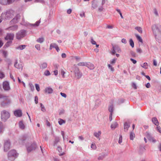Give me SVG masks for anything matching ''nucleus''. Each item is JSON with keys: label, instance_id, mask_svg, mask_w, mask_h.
<instances>
[{"label": "nucleus", "instance_id": "f257e3e1", "mask_svg": "<svg viewBox=\"0 0 161 161\" xmlns=\"http://www.w3.org/2000/svg\"><path fill=\"white\" fill-rule=\"evenodd\" d=\"M11 101L7 96H3L1 100V106L6 108L10 104Z\"/></svg>", "mask_w": 161, "mask_h": 161}, {"label": "nucleus", "instance_id": "f03ea898", "mask_svg": "<svg viewBox=\"0 0 161 161\" xmlns=\"http://www.w3.org/2000/svg\"><path fill=\"white\" fill-rule=\"evenodd\" d=\"M18 155V154L15 150H12L9 151L8 154V159L11 161H14Z\"/></svg>", "mask_w": 161, "mask_h": 161}, {"label": "nucleus", "instance_id": "7ed1b4c3", "mask_svg": "<svg viewBox=\"0 0 161 161\" xmlns=\"http://www.w3.org/2000/svg\"><path fill=\"white\" fill-rule=\"evenodd\" d=\"M153 33L155 36L160 34L161 31V26L159 25H154L152 26Z\"/></svg>", "mask_w": 161, "mask_h": 161}, {"label": "nucleus", "instance_id": "20e7f679", "mask_svg": "<svg viewBox=\"0 0 161 161\" xmlns=\"http://www.w3.org/2000/svg\"><path fill=\"white\" fill-rule=\"evenodd\" d=\"M10 116L9 113L5 110H3L1 112V118L2 120L5 122L8 119Z\"/></svg>", "mask_w": 161, "mask_h": 161}, {"label": "nucleus", "instance_id": "39448f33", "mask_svg": "<svg viewBox=\"0 0 161 161\" xmlns=\"http://www.w3.org/2000/svg\"><path fill=\"white\" fill-rule=\"evenodd\" d=\"M26 31L24 30H21L19 31L16 34V38L18 40L20 39L25 36Z\"/></svg>", "mask_w": 161, "mask_h": 161}, {"label": "nucleus", "instance_id": "423d86ee", "mask_svg": "<svg viewBox=\"0 0 161 161\" xmlns=\"http://www.w3.org/2000/svg\"><path fill=\"white\" fill-rule=\"evenodd\" d=\"M74 71L75 77L78 79H80L82 75V74L80 71L79 69L77 67H75Z\"/></svg>", "mask_w": 161, "mask_h": 161}, {"label": "nucleus", "instance_id": "0eeeda50", "mask_svg": "<svg viewBox=\"0 0 161 161\" xmlns=\"http://www.w3.org/2000/svg\"><path fill=\"white\" fill-rule=\"evenodd\" d=\"M11 143L9 140L8 139L4 141V150L7 152L10 148Z\"/></svg>", "mask_w": 161, "mask_h": 161}, {"label": "nucleus", "instance_id": "6e6552de", "mask_svg": "<svg viewBox=\"0 0 161 161\" xmlns=\"http://www.w3.org/2000/svg\"><path fill=\"white\" fill-rule=\"evenodd\" d=\"M37 145L35 142H34L29 146H26L27 149L28 153L35 150L37 147Z\"/></svg>", "mask_w": 161, "mask_h": 161}, {"label": "nucleus", "instance_id": "1a4fd4ad", "mask_svg": "<svg viewBox=\"0 0 161 161\" xmlns=\"http://www.w3.org/2000/svg\"><path fill=\"white\" fill-rule=\"evenodd\" d=\"M3 87L5 91H9L10 89L9 83L7 81H4L3 82Z\"/></svg>", "mask_w": 161, "mask_h": 161}, {"label": "nucleus", "instance_id": "9d476101", "mask_svg": "<svg viewBox=\"0 0 161 161\" xmlns=\"http://www.w3.org/2000/svg\"><path fill=\"white\" fill-rule=\"evenodd\" d=\"M14 34L13 33H7L6 37H5V39L6 40L12 41L14 39Z\"/></svg>", "mask_w": 161, "mask_h": 161}, {"label": "nucleus", "instance_id": "9b49d317", "mask_svg": "<svg viewBox=\"0 0 161 161\" xmlns=\"http://www.w3.org/2000/svg\"><path fill=\"white\" fill-rule=\"evenodd\" d=\"M15 0H0V3L3 5L9 4L14 2Z\"/></svg>", "mask_w": 161, "mask_h": 161}, {"label": "nucleus", "instance_id": "f8f14e48", "mask_svg": "<svg viewBox=\"0 0 161 161\" xmlns=\"http://www.w3.org/2000/svg\"><path fill=\"white\" fill-rule=\"evenodd\" d=\"M27 139V136L26 135L23 136H21L19 139L18 141L19 144H23L25 141Z\"/></svg>", "mask_w": 161, "mask_h": 161}, {"label": "nucleus", "instance_id": "ddd939ff", "mask_svg": "<svg viewBox=\"0 0 161 161\" xmlns=\"http://www.w3.org/2000/svg\"><path fill=\"white\" fill-rule=\"evenodd\" d=\"M14 114L17 117H20L22 115V111L20 109L16 110L14 111Z\"/></svg>", "mask_w": 161, "mask_h": 161}, {"label": "nucleus", "instance_id": "4468645a", "mask_svg": "<svg viewBox=\"0 0 161 161\" xmlns=\"http://www.w3.org/2000/svg\"><path fill=\"white\" fill-rule=\"evenodd\" d=\"M14 66L18 69H20L22 70L23 69L22 64L21 63H20L18 64L17 60H16V62L14 64Z\"/></svg>", "mask_w": 161, "mask_h": 161}, {"label": "nucleus", "instance_id": "2eb2a0df", "mask_svg": "<svg viewBox=\"0 0 161 161\" xmlns=\"http://www.w3.org/2000/svg\"><path fill=\"white\" fill-rule=\"evenodd\" d=\"M20 16L19 14H17L11 21L12 22L14 23H16L18 22L20 19Z\"/></svg>", "mask_w": 161, "mask_h": 161}, {"label": "nucleus", "instance_id": "dca6fc26", "mask_svg": "<svg viewBox=\"0 0 161 161\" xmlns=\"http://www.w3.org/2000/svg\"><path fill=\"white\" fill-rule=\"evenodd\" d=\"M130 127V124L127 122H125L124 124V130L125 132H127Z\"/></svg>", "mask_w": 161, "mask_h": 161}, {"label": "nucleus", "instance_id": "f3484780", "mask_svg": "<svg viewBox=\"0 0 161 161\" xmlns=\"http://www.w3.org/2000/svg\"><path fill=\"white\" fill-rule=\"evenodd\" d=\"M98 6L97 3L95 0H93L92 2V9H94L96 8Z\"/></svg>", "mask_w": 161, "mask_h": 161}, {"label": "nucleus", "instance_id": "a211bd4d", "mask_svg": "<svg viewBox=\"0 0 161 161\" xmlns=\"http://www.w3.org/2000/svg\"><path fill=\"white\" fill-rule=\"evenodd\" d=\"M90 69H93L94 68V65L90 63L86 62V66Z\"/></svg>", "mask_w": 161, "mask_h": 161}, {"label": "nucleus", "instance_id": "6ab92c4d", "mask_svg": "<svg viewBox=\"0 0 161 161\" xmlns=\"http://www.w3.org/2000/svg\"><path fill=\"white\" fill-rule=\"evenodd\" d=\"M60 140V139L59 137L55 136V139L54 141L53 146H57V145L58 143L59 142Z\"/></svg>", "mask_w": 161, "mask_h": 161}, {"label": "nucleus", "instance_id": "aec40b11", "mask_svg": "<svg viewBox=\"0 0 161 161\" xmlns=\"http://www.w3.org/2000/svg\"><path fill=\"white\" fill-rule=\"evenodd\" d=\"M45 92L48 94H51L53 93V90L51 87H47L45 88Z\"/></svg>", "mask_w": 161, "mask_h": 161}, {"label": "nucleus", "instance_id": "412c9836", "mask_svg": "<svg viewBox=\"0 0 161 161\" xmlns=\"http://www.w3.org/2000/svg\"><path fill=\"white\" fill-rule=\"evenodd\" d=\"M152 121L154 124L158 126L159 125V122L156 117L152 118Z\"/></svg>", "mask_w": 161, "mask_h": 161}, {"label": "nucleus", "instance_id": "4be33fe9", "mask_svg": "<svg viewBox=\"0 0 161 161\" xmlns=\"http://www.w3.org/2000/svg\"><path fill=\"white\" fill-rule=\"evenodd\" d=\"M18 29V26L16 25H15L12 26H11L9 27L8 28V30H9L11 31H15L16 30Z\"/></svg>", "mask_w": 161, "mask_h": 161}, {"label": "nucleus", "instance_id": "5701e85b", "mask_svg": "<svg viewBox=\"0 0 161 161\" xmlns=\"http://www.w3.org/2000/svg\"><path fill=\"white\" fill-rule=\"evenodd\" d=\"M101 132L100 131H99L98 132H95L94 133V135L99 140H100L99 136L101 134Z\"/></svg>", "mask_w": 161, "mask_h": 161}, {"label": "nucleus", "instance_id": "b1692460", "mask_svg": "<svg viewBox=\"0 0 161 161\" xmlns=\"http://www.w3.org/2000/svg\"><path fill=\"white\" fill-rule=\"evenodd\" d=\"M5 128L4 125L0 121V133H2Z\"/></svg>", "mask_w": 161, "mask_h": 161}, {"label": "nucleus", "instance_id": "393cba45", "mask_svg": "<svg viewBox=\"0 0 161 161\" xmlns=\"http://www.w3.org/2000/svg\"><path fill=\"white\" fill-rule=\"evenodd\" d=\"M147 138L151 141H152L153 143H155L156 142V140L154 139L153 137H151L149 134H148L147 135Z\"/></svg>", "mask_w": 161, "mask_h": 161}, {"label": "nucleus", "instance_id": "a878e982", "mask_svg": "<svg viewBox=\"0 0 161 161\" xmlns=\"http://www.w3.org/2000/svg\"><path fill=\"white\" fill-rule=\"evenodd\" d=\"M26 47V45H22L19 46L16 48L17 49H19L20 50H22L25 49Z\"/></svg>", "mask_w": 161, "mask_h": 161}, {"label": "nucleus", "instance_id": "bb28decb", "mask_svg": "<svg viewBox=\"0 0 161 161\" xmlns=\"http://www.w3.org/2000/svg\"><path fill=\"white\" fill-rule=\"evenodd\" d=\"M19 127L22 129H24L25 126L22 121H21L19 123Z\"/></svg>", "mask_w": 161, "mask_h": 161}, {"label": "nucleus", "instance_id": "cd10ccee", "mask_svg": "<svg viewBox=\"0 0 161 161\" xmlns=\"http://www.w3.org/2000/svg\"><path fill=\"white\" fill-rule=\"evenodd\" d=\"M117 125L118 124L117 122H115L111 125V128L113 130H114L117 127Z\"/></svg>", "mask_w": 161, "mask_h": 161}, {"label": "nucleus", "instance_id": "c85d7f7f", "mask_svg": "<svg viewBox=\"0 0 161 161\" xmlns=\"http://www.w3.org/2000/svg\"><path fill=\"white\" fill-rule=\"evenodd\" d=\"M40 23V20L37 21L35 24H30V25L31 26H32L33 27H36L38 26L39 25V24Z\"/></svg>", "mask_w": 161, "mask_h": 161}, {"label": "nucleus", "instance_id": "c756f323", "mask_svg": "<svg viewBox=\"0 0 161 161\" xmlns=\"http://www.w3.org/2000/svg\"><path fill=\"white\" fill-rule=\"evenodd\" d=\"M119 47H115L114 46H113L112 47V50L111 52V54L112 55H114L115 54V53L116 52L115 50L116 49H119Z\"/></svg>", "mask_w": 161, "mask_h": 161}, {"label": "nucleus", "instance_id": "7c9ffc66", "mask_svg": "<svg viewBox=\"0 0 161 161\" xmlns=\"http://www.w3.org/2000/svg\"><path fill=\"white\" fill-rule=\"evenodd\" d=\"M47 64L46 63H43L40 66V68L42 69H45L47 67Z\"/></svg>", "mask_w": 161, "mask_h": 161}, {"label": "nucleus", "instance_id": "2f4dec72", "mask_svg": "<svg viewBox=\"0 0 161 161\" xmlns=\"http://www.w3.org/2000/svg\"><path fill=\"white\" fill-rule=\"evenodd\" d=\"M44 41V38L43 37H40L36 40L37 42L41 43H42Z\"/></svg>", "mask_w": 161, "mask_h": 161}, {"label": "nucleus", "instance_id": "473e14b6", "mask_svg": "<svg viewBox=\"0 0 161 161\" xmlns=\"http://www.w3.org/2000/svg\"><path fill=\"white\" fill-rule=\"evenodd\" d=\"M135 137V135L134 132H131L130 134V139L133 140Z\"/></svg>", "mask_w": 161, "mask_h": 161}, {"label": "nucleus", "instance_id": "72a5a7b5", "mask_svg": "<svg viewBox=\"0 0 161 161\" xmlns=\"http://www.w3.org/2000/svg\"><path fill=\"white\" fill-rule=\"evenodd\" d=\"M4 14L5 15H6L7 18H8V17H12L13 15L11 14H10L9 11H7L6 12H5Z\"/></svg>", "mask_w": 161, "mask_h": 161}, {"label": "nucleus", "instance_id": "f704fd0d", "mask_svg": "<svg viewBox=\"0 0 161 161\" xmlns=\"http://www.w3.org/2000/svg\"><path fill=\"white\" fill-rule=\"evenodd\" d=\"M135 35L137 39L139 41V42H142V39L141 37L137 34H135Z\"/></svg>", "mask_w": 161, "mask_h": 161}, {"label": "nucleus", "instance_id": "c9c22d12", "mask_svg": "<svg viewBox=\"0 0 161 161\" xmlns=\"http://www.w3.org/2000/svg\"><path fill=\"white\" fill-rule=\"evenodd\" d=\"M12 41H8L5 44L4 46L6 47H9L12 43Z\"/></svg>", "mask_w": 161, "mask_h": 161}, {"label": "nucleus", "instance_id": "e433bc0d", "mask_svg": "<svg viewBox=\"0 0 161 161\" xmlns=\"http://www.w3.org/2000/svg\"><path fill=\"white\" fill-rule=\"evenodd\" d=\"M107 155L105 154H101V155L99 156V157L98 158V160H102Z\"/></svg>", "mask_w": 161, "mask_h": 161}, {"label": "nucleus", "instance_id": "4c0bfd02", "mask_svg": "<svg viewBox=\"0 0 161 161\" xmlns=\"http://www.w3.org/2000/svg\"><path fill=\"white\" fill-rule=\"evenodd\" d=\"M108 111L110 113L112 114L113 111V105H111L109 107Z\"/></svg>", "mask_w": 161, "mask_h": 161}, {"label": "nucleus", "instance_id": "58836bf2", "mask_svg": "<svg viewBox=\"0 0 161 161\" xmlns=\"http://www.w3.org/2000/svg\"><path fill=\"white\" fill-rule=\"evenodd\" d=\"M130 44V46L132 47L133 48L134 47V42L132 39H130L129 40Z\"/></svg>", "mask_w": 161, "mask_h": 161}, {"label": "nucleus", "instance_id": "ea45409f", "mask_svg": "<svg viewBox=\"0 0 161 161\" xmlns=\"http://www.w3.org/2000/svg\"><path fill=\"white\" fill-rule=\"evenodd\" d=\"M135 29L137 30V31L141 33H142V28L140 27H136L135 28Z\"/></svg>", "mask_w": 161, "mask_h": 161}, {"label": "nucleus", "instance_id": "a19ab883", "mask_svg": "<svg viewBox=\"0 0 161 161\" xmlns=\"http://www.w3.org/2000/svg\"><path fill=\"white\" fill-rule=\"evenodd\" d=\"M86 62H80L77 65L79 66H86Z\"/></svg>", "mask_w": 161, "mask_h": 161}, {"label": "nucleus", "instance_id": "79ce46f5", "mask_svg": "<svg viewBox=\"0 0 161 161\" xmlns=\"http://www.w3.org/2000/svg\"><path fill=\"white\" fill-rule=\"evenodd\" d=\"M141 66L145 69H147L148 68V64L146 62L144 63L142 65H141Z\"/></svg>", "mask_w": 161, "mask_h": 161}, {"label": "nucleus", "instance_id": "37998d69", "mask_svg": "<svg viewBox=\"0 0 161 161\" xmlns=\"http://www.w3.org/2000/svg\"><path fill=\"white\" fill-rule=\"evenodd\" d=\"M116 11L119 14L120 16L122 19L123 18V17L122 15V14L119 9L116 8Z\"/></svg>", "mask_w": 161, "mask_h": 161}, {"label": "nucleus", "instance_id": "c03bdc74", "mask_svg": "<svg viewBox=\"0 0 161 161\" xmlns=\"http://www.w3.org/2000/svg\"><path fill=\"white\" fill-rule=\"evenodd\" d=\"M58 122L59 124L60 125H62L63 123H65V121L64 120L61 119H59V120L58 121Z\"/></svg>", "mask_w": 161, "mask_h": 161}, {"label": "nucleus", "instance_id": "a18cd8bd", "mask_svg": "<svg viewBox=\"0 0 161 161\" xmlns=\"http://www.w3.org/2000/svg\"><path fill=\"white\" fill-rule=\"evenodd\" d=\"M50 74H51L50 72L48 70H46L44 72V75L46 76L49 75H50Z\"/></svg>", "mask_w": 161, "mask_h": 161}, {"label": "nucleus", "instance_id": "49530a36", "mask_svg": "<svg viewBox=\"0 0 161 161\" xmlns=\"http://www.w3.org/2000/svg\"><path fill=\"white\" fill-rule=\"evenodd\" d=\"M29 86L31 91H33L34 90V87L31 83H29Z\"/></svg>", "mask_w": 161, "mask_h": 161}, {"label": "nucleus", "instance_id": "de8ad7c7", "mask_svg": "<svg viewBox=\"0 0 161 161\" xmlns=\"http://www.w3.org/2000/svg\"><path fill=\"white\" fill-rule=\"evenodd\" d=\"M40 105L42 111L43 112H45L46 109L42 103H40Z\"/></svg>", "mask_w": 161, "mask_h": 161}, {"label": "nucleus", "instance_id": "09e8293b", "mask_svg": "<svg viewBox=\"0 0 161 161\" xmlns=\"http://www.w3.org/2000/svg\"><path fill=\"white\" fill-rule=\"evenodd\" d=\"M35 87L36 90L38 92H39L40 90L39 86L37 84H35Z\"/></svg>", "mask_w": 161, "mask_h": 161}, {"label": "nucleus", "instance_id": "8fccbe9b", "mask_svg": "<svg viewBox=\"0 0 161 161\" xmlns=\"http://www.w3.org/2000/svg\"><path fill=\"white\" fill-rule=\"evenodd\" d=\"M122 137L121 135H120V136L119 140V143L120 144L122 143Z\"/></svg>", "mask_w": 161, "mask_h": 161}, {"label": "nucleus", "instance_id": "3c124183", "mask_svg": "<svg viewBox=\"0 0 161 161\" xmlns=\"http://www.w3.org/2000/svg\"><path fill=\"white\" fill-rule=\"evenodd\" d=\"M108 68L110 69L111 71H114V68L113 67H112V66L110 64H108Z\"/></svg>", "mask_w": 161, "mask_h": 161}, {"label": "nucleus", "instance_id": "603ef678", "mask_svg": "<svg viewBox=\"0 0 161 161\" xmlns=\"http://www.w3.org/2000/svg\"><path fill=\"white\" fill-rule=\"evenodd\" d=\"M130 54L132 57H135L136 56V54L135 53L131 51L130 52Z\"/></svg>", "mask_w": 161, "mask_h": 161}, {"label": "nucleus", "instance_id": "864d4df0", "mask_svg": "<svg viewBox=\"0 0 161 161\" xmlns=\"http://www.w3.org/2000/svg\"><path fill=\"white\" fill-rule=\"evenodd\" d=\"M4 77V75L3 73L0 71V78L2 79Z\"/></svg>", "mask_w": 161, "mask_h": 161}, {"label": "nucleus", "instance_id": "5fc2aeb1", "mask_svg": "<svg viewBox=\"0 0 161 161\" xmlns=\"http://www.w3.org/2000/svg\"><path fill=\"white\" fill-rule=\"evenodd\" d=\"M35 47L38 50H40V46L39 44H36L35 45Z\"/></svg>", "mask_w": 161, "mask_h": 161}, {"label": "nucleus", "instance_id": "6e6d98bb", "mask_svg": "<svg viewBox=\"0 0 161 161\" xmlns=\"http://www.w3.org/2000/svg\"><path fill=\"white\" fill-rule=\"evenodd\" d=\"M154 13L156 16H158V11L156 8H154L153 9Z\"/></svg>", "mask_w": 161, "mask_h": 161}, {"label": "nucleus", "instance_id": "4d7b16f0", "mask_svg": "<svg viewBox=\"0 0 161 161\" xmlns=\"http://www.w3.org/2000/svg\"><path fill=\"white\" fill-rule=\"evenodd\" d=\"M91 42L93 45L96 44V42L93 40V38L92 37L91 38Z\"/></svg>", "mask_w": 161, "mask_h": 161}, {"label": "nucleus", "instance_id": "13d9d810", "mask_svg": "<svg viewBox=\"0 0 161 161\" xmlns=\"http://www.w3.org/2000/svg\"><path fill=\"white\" fill-rule=\"evenodd\" d=\"M124 101V100L123 99H119L118 101V103L119 104H120L121 103H123Z\"/></svg>", "mask_w": 161, "mask_h": 161}, {"label": "nucleus", "instance_id": "bf43d9fd", "mask_svg": "<svg viewBox=\"0 0 161 161\" xmlns=\"http://www.w3.org/2000/svg\"><path fill=\"white\" fill-rule=\"evenodd\" d=\"M3 54L4 57H6L8 55L7 52L6 51H3Z\"/></svg>", "mask_w": 161, "mask_h": 161}, {"label": "nucleus", "instance_id": "052dcab7", "mask_svg": "<svg viewBox=\"0 0 161 161\" xmlns=\"http://www.w3.org/2000/svg\"><path fill=\"white\" fill-rule=\"evenodd\" d=\"M136 51L138 53H142V50L140 48H137L136 49Z\"/></svg>", "mask_w": 161, "mask_h": 161}, {"label": "nucleus", "instance_id": "680f3d73", "mask_svg": "<svg viewBox=\"0 0 161 161\" xmlns=\"http://www.w3.org/2000/svg\"><path fill=\"white\" fill-rule=\"evenodd\" d=\"M57 150L59 153H60L62 151V148L60 146H58L57 147Z\"/></svg>", "mask_w": 161, "mask_h": 161}, {"label": "nucleus", "instance_id": "e2e57ef3", "mask_svg": "<svg viewBox=\"0 0 161 161\" xmlns=\"http://www.w3.org/2000/svg\"><path fill=\"white\" fill-rule=\"evenodd\" d=\"M51 44L52 45V47L55 48H56L58 46L55 43H52Z\"/></svg>", "mask_w": 161, "mask_h": 161}, {"label": "nucleus", "instance_id": "0e129e2a", "mask_svg": "<svg viewBox=\"0 0 161 161\" xmlns=\"http://www.w3.org/2000/svg\"><path fill=\"white\" fill-rule=\"evenodd\" d=\"M91 147L94 149H95L96 148V146L95 144H92L91 145Z\"/></svg>", "mask_w": 161, "mask_h": 161}, {"label": "nucleus", "instance_id": "69168bd1", "mask_svg": "<svg viewBox=\"0 0 161 161\" xmlns=\"http://www.w3.org/2000/svg\"><path fill=\"white\" fill-rule=\"evenodd\" d=\"M65 73V72L64 71L63 69L61 70V74L63 78L64 77V74Z\"/></svg>", "mask_w": 161, "mask_h": 161}, {"label": "nucleus", "instance_id": "338daca9", "mask_svg": "<svg viewBox=\"0 0 161 161\" xmlns=\"http://www.w3.org/2000/svg\"><path fill=\"white\" fill-rule=\"evenodd\" d=\"M35 101L36 104L38 103V98L37 96H36L35 97Z\"/></svg>", "mask_w": 161, "mask_h": 161}, {"label": "nucleus", "instance_id": "774afa93", "mask_svg": "<svg viewBox=\"0 0 161 161\" xmlns=\"http://www.w3.org/2000/svg\"><path fill=\"white\" fill-rule=\"evenodd\" d=\"M157 129L158 131L160 133H161V127L159 126H158L157 127Z\"/></svg>", "mask_w": 161, "mask_h": 161}]
</instances>
